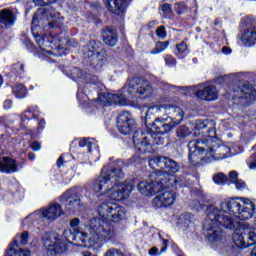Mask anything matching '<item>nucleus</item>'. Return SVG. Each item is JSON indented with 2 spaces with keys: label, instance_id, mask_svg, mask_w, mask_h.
<instances>
[{
  "label": "nucleus",
  "instance_id": "50",
  "mask_svg": "<svg viewBox=\"0 0 256 256\" xmlns=\"http://www.w3.org/2000/svg\"><path fill=\"white\" fill-rule=\"evenodd\" d=\"M30 147L32 151H41V143H39L38 141L31 142Z\"/></svg>",
  "mask_w": 256,
  "mask_h": 256
},
{
  "label": "nucleus",
  "instance_id": "64",
  "mask_svg": "<svg viewBox=\"0 0 256 256\" xmlns=\"http://www.w3.org/2000/svg\"><path fill=\"white\" fill-rule=\"evenodd\" d=\"M3 85V76L0 75V87Z\"/></svg>",
  "mask_w": 256,
  "mask_h": 256
},
{
  "label": "nucleus",
  "instance_id": "6",
  "mask_svg": "<svg viewBox=\"0 0 256 256\" xmlns=\"http://www.w3.org/2000/svg\"><path fill=\"white\" fill-rule=\"evenodd\" d=\"M63 215V209L58 203L50 204L49 206L37 210L29 214L22 222L24 227L31 229V227H37L41 225L43 221H55Z\"/></svg>",
  "mask_w": 256,
  "mask_h": 256
},
{
  "label": "nucleus",
  "instance_id": "61",
  "mask_svg": "<svg viewBox=\"0 0 256 256\" xmlns=\"http://www.w3.org/2000/svg\"><path fill=\"white\" fill-rule=\"evenodd\" d=\"M251 256H256V244L254 248L252 249Z\"/></svg>",
  "mask_w": 256,
  "mask_h": 256
},
{
  "label": "nucleus",
  "instance_id": "39",
  "mask_svg": "<svg viewBox=\"0 0 256 256\" xmlns=\"http://www.w3.org/2000/svg\"><path fill=\"white\" fill-rule=\"evenodd\" d=\"M213 181L216 185H225L227 183V176L223 173H217L213 176Z\"/></svg>",
  "mask_w": 256,
  "mask_h": 256
},
{
  "label": "nucleus",
  "instance_id": "3",
  "mask_svg": "<svg viewBox=\"0 0 256 256\" xmlns=\"http://www.w3.org/2000/svg\"><path fill=\"white\" fill-rule=\"evenodd\" d=\"M124 177L121 169L107 170V167H103L100 176L94 182L93 190L95 193L107 195L113 201L128 199L134 186L129 182H123Z\"/></svg>",
  "mask_w": 256,
  "mask_h": 256
},
{
  "label": "nucleus",
  "instance_id": "45",
  "mask_svg": "<svg viewBox=\"0 0 256 256\" xmlns=\"http://www.w3.org/2000/svg\"><path fill=\"white\" fill-rule=\"evenodd\" d=\"M27 119H33V110L31 108L26 110L21 116V121H27Z\"/></svg>",
  "mask_w": 256,
  "mask_h": 256
},
{
  "label": "nucleus",
  "instance_id": "35",
  "mask_svg": "<svg viewBox=\"0 0 256 256\" xmlns=\"http://www.w3.org/2000/svg\"><path fill=\"white\" fill-rule=\"evenodd\" d=\"M12 93L17 99H23L27 95V89L23 84H17L12 88Z\"/></svg>",
  "mask_w": 256,
  "mask_h": 256
},
{
  "label": "nucleus",
  "instance_id": "21",
  "mask_svg": "<svg viewBox=\"0 0 256 256\" xmlns=\"http://www.w3.org/2000/svg\"><path fill=\"white\" fill-rule=\"evenodd\" d=\"M17 21V16L9 10L3 9L0 11V29H8V27H13Z\"/></svg>",
  "mask_w": 256,
  "mask_h": 256
},
{
  "label": "nucleus",
  "instance_id": "41",
  "mask_svg": "<svg viewBox=\"0 0 256 256\" xmlns=\"http://www.w3.org/2000/svg\"><path fill=\"white\" fill-rule=\"evenodd\" d=\"M156 35L159 39H165L167 37V31L165 30V26H160L156 29Z\"/></svg>",
  "mask_w": 256,
  "mask_h": 256
},
{
  "label": "nucleus",
  "instance_id": "14",
  "mask_svg": "<svg viewBox=\"0 0 256 256\" xmlns=\"http://www.w3.org/2000/svg\"><path fill=\"white\" fill-rule=\"evenodd\" d=\"M61 203L65 204L66 210L70 213H79L83 209L81 196L75 190H68L60 197Z\"/></svg>",
  "mask_w": 256,
  "mask_h": 256
},
{
  "label": "nucleus",
  "instance_id": "43",
  "mask_svg": "<svg viewBox=\"0 0 256 256\" xmlns=\"http://www.w3.org/2000/svg\"><path fill=\"white\" fill-rule=\"evenodd\" d=\"M182 3H185L182 9H193V7L197 5V2L195 0H182Z\"/></svg>",
  "mask_w": 256,
  "mask_h": 256
},
{
  "label": "nucleus",
  "instance_id": "13",
  "mask_svg": "<svg viewBox=\"0 0 256 256\" xmlns=\"http://www.w3.org/2000/svg\"><path fill=\"white\" fill-rule=\"evenodd\" d=\"M34 39L41 51L47 55H53V49H61V38L53 35L52 32L49 36L36 34Z\"/></svg>",
  "mask_w": 256,
  "mask_h": 256
},
{
  "label": "nucleus",
  "instance_id": "20",
  "mask_svg": "<svg viewBox=\"0 0 256 256\" xmlns=\"http://www.w3.org/2000/svg\"><path fill=\"white\" fill-rule=\"evenodd\" d=\"M128 4L129 0H107V9L110 11V13L121 16L125 15Z\"/></svg>",
  "mask_w": 256,
  "mask_h": 256
},
{
  "label": "nucleus",
  "instance_id": "5",
  "mask_svg": "<svg viewBox=\"0 0 256 256\" xmlns=\"http://www.w3.org/2000/svg\"><path fill=\"white\" fill-rule=\"evenodd\" d=\"M220 207L222 211L216 208L220 215H223L225 219L228 217L229 219H232V221H235V219L226 216L225 213H228V215H233L242 221H247L251 219L253 215H255V203L249 199L232 198L222 202Z\"/></svg>",
  "mask_w": 256,
  "mask_h": 256
},
{
  "label": "nucleus",
  "instance_id": "27",
  "mask_svg": "<svg viewBox=\"0 0 256 256\" xmlns=\"http://www.w3.org/2000/svg\"><path fill=\"white\" fill-rule=\"evenodd\" d=\"M48 27L50 29H59L63 25V17L55 10H52L48 13Z\"/></svg>",
  "mask_w": 256,
  "mask_h": 256
},
{
  "label": "nucleus",
  "instance_id": "28",
  "mask_svg": "<svg viewBox=\"0 0 256 256\" xmlns=\"http://www.w3.org/2000/svg\"><path fill=\"white\" fill-rule=\"evenodd\" d=\"M4 256H31L29 250L19 249V243L14 240L13 244L10 245L9 250L5 252Z\"/></svg>",
  "mask_w": 256,
  "mask_h": 256
},
{
  "label": "nucleus",
  "instance_id": "24",
  "mask_svg": "<svg viewBox=\"0 0 256 256\" xmlns=\"http://www.w3.org/2000/svg\"><path fill=\"white\" fill-rule=\"evenodd\" d=\"M103 41L108 47H115L119 38L117 36V30L112 28H106L102 32Z\"/></svg>",
  "mask_w": 256,
  "mask_h": 256
},
{
  "label": "nucleus",
  "instance_id": "42",
  "mask_svg": "<svg viewBox=\"0 0 256 256\" xmlns=\"http://www.w3.org/2000/svg\"><path fill=\"white\" fill-rule=\"evenodd\" d=\"M165 63L166 65H168L169 67H175V65H177V60L175 59V57L171 56V55H167L165 57Z\"/></svg>",
  "mask_w": 256,
  "mask_h": 256
},
{
  "label": "nucleus",
  "instance_id": "55",
  "mask_svg": "<svg viewBox=\"0 0 256 256\" xmlns=\"http://www.w3.org/2000/svg\"><path fill=\"white\" fill-rule=\"evenodd\" d=\"M158 253H159V248H157V247H153V248H151L150 251H149V255H151V256H155V255H157Z\"/></svg>",
  "mask_w": 256,
  "mask_h": 256
},
{
  "label": "nucleus",
  "instance_id": "8",
  "mask_svg": "<svg viewBox=\"0 0 256 256\" xmlns=\"http://www.w3.org/2000/svg\"><path fill=\"white\" fill-rule=\"evenodd\" d=\"M164 179L165 170L152 172L149 180L139 182L138 191H140L142 195L147 196L160 193L165 187H169L167 180Z\"/></svg>",
  "mask_w": 256,
  "mask_h": 256
},
{
  "label": "nucleus",
  "instance_id": "51",
  "mask_svg": "<svg viewBox=\"0 0 256 256\" xmlns=\"http://www.w3.org/2000/svg\"><path fill=\"white\" fill-rule=\"evenodd\" d=\"M235 185H236V189L238 191H241V189H245V182H243V180H238L235 182Z\"/></svg>",
  "mask_w": 256,
  "mask_h": 256
},
{
  "label": "nucleus",
  "instance_id": "36",
  "mask_svg": "<svg viewBox=\"0 0 256 256\" xmlns=\"http://www.w3.org/2000/svg\"><path fill=\"white\" fill-rule=\"evenodd\" d=\"M169 47V41L165 42H156L155 49L150 51L151 55H159V53H163V51L167 50Z\"/></svg>",
  "mask_w": 256,
  "mask_h": 256
},
{
  "label": "nucleus",
  "instance_id": "49",
  "mask_svg": "<svg viewBox=\"0 0 256 256\" xmlns=\"http://www.w3.org/2000/svg\"><path fill=\"white\" fill-rule=\"evenodd\" d=\"M229 180L231 181V183H237V181H239V174L237 173V171H231L229 173Z\"/></svg>",
  "mask_w": 256,
  "mask_h": 256
},
{
  "label": "nucleus",
  "instance_id": "1",
  "mask_svg": "<svg viewBox=\"0 0 256 256\" xmlns=\"http://www.w3.org/2000/svg\"><path fill=\"white\" fill-rule=\"evenodd\" d=\"M79 218L70 221V229L63 232V236L55 233H47L43 238V245L50 255H61L67 251V243L81 241L84 247L95 243L111 241L115 237V228L107 220L95 217L88 225L79 227Z\"/></svg>",
  "mask_w": 256,
  "mask_h": 256
},
{
  "label": "nucleus",
  "instance_id": "48",
  "mask_svg": "<svg viewBox=\"0 0 256 256\" xmlns=\"http://www.w3.org/2000/svg\"><path fill=\"white\" fill-rule=\"evenodd\" d=\"M183 5H186L185 3H183V0H180V2H177L175 4V9L177 13L181 14L183 13V11H187V9H189V8H183Z\"/></svg>",
  "mask_w": 256,
  "mask_h": 256
},
{
  "label": "nucleus",
  "instance_id": "22",
  "mask_svg": "<svg viewBox=\"0 0 256 256\" xmlns=\"http://www.w3.org/2000/svg\"><path fill=\"white\" fill-rule=\"evenodd\" d=\"M18 171L17 161L13 158L0 156V173H17Z\"/></svg>",
  "mask_w": 256,
  "mask_h": 256
},
{
  "label": "nucleus",
  "instance_id": "19",
  "mask_svg": "<svg viewBox=\"0 0 256 256\" xmlns=\"http://www.w3.org/2000/svg\"><path fill=\"white\" fill-rule=\"evenodd\" d=\"M195 96L198 97V99H202V101H215L219 97V92L215 86L208 85L196 90Z\"/></svg>",
  "mask_w": 256,
  "mask_h": 256
},
{
  "label": "nucleus",
  "instance_id": "46",
  "mask_svg": "<svg viewBox=\"0 0 256 256\" xmlns=\"http://www.w3.org/2000/svg\"><path fill=\"white\" fill-rule=\"evenodd\" d=\"M162 12L164 13L165 17H171V5L170 4H164L162 5Z\"/></svg>",
  "mask_w": 256,
  "mask_h": 256
},
{
  "label": "nucleus",
  "instance_id": "9",
  "mask_svg": "<svg viewBox=\"0 0 256 256\" xmlns=\"http://www.w3.org/2000/svg\"><path fill=\"white\" fill-rule=\"evenodd\" d=\"M97 213L103 219H109L112 223H119L127 219L125 207L115 202L102 203L97 208Z\"/></svg>",
  "mask_w": 256,
  "mask_h": 256
},
{
  "label": "nucleus",
  "instance_id": "18",
  "mask_svg": "<svg viewBox=\"0 0 256 256\" xmlns=\"http://www.w3.org/2000/svg\"><path fill=\"white\" fill-rule=\"evenodd\" d=\"M98 99L103 107H107V105H125L127 103L123 94L102 93L99 94Z\"/></svg>",
  "mask_w": 256,
  "mask_h": 256
},
{
  "label": "nucleus",
  "instance_id": "40",
  "mask_svg": "<svg viewBox=\"0 0 256 256\" xmlns=\"http://www.w3.org/2000/svg\"><path fill=\"white\" fill-rule=\"evenodd\" d=\"M247 165H248L249 169H256V153L252 154L248 158Z\"/></svg>",
  "mask_w": 256,
  "mask_h": 256
},
{
  "label": "nucleus",
  "instance_id": "7",
  "mask_svg": "<svg viewBox=\"0 0 256 256\" xmlns=\"http://www.w3.org/2000/svg\"><path fill=\"white\" fill-rule=\"evenodd\" d=\"M164 115L167 117H158L154 121V129L158 133H169L172 129H175L179 123L183 121L185 113L179 106L166 105L164 108Z\"/></svg>",
  "mask_w": 256,
  "mask_h": 256
},
{
  "label": "nucleus",
  "instance_id": "62",
  "mask_svg": "<svg viewBox=\"0 0 256 256\" xmlns=\"http://www.w3.org/2000/svg\"><path fill=\"white\" fill-rule=\"evenodd\" d=\"M46 3L51 5L53 3H57V0H46Z\"/></svg>",
  "mask_w": 256,
  "mask_h": 256
},
{
  "label": "nucleus",
  "instance_id": "10",
  "mask_svg": "<svg viewBox=\"0 0 256 256\" xmlns=\"http://www.w3.org/2000/svg\"><path fill=\"white\" fill-rule=\"evenodd\" d=\"M194 137H199L197 140L192 141H205L211 143L212 139H217V130L215 129V121L213 120H198L193 128Z\"/></svg>",
  "mask_w": 256,
  "mask_h": 256
},
{
  "label": "nucleus",
  "instance_id": "32",
  "mask_svg": "<svg viewBox=\"0 0 256 256\" xmlns=\"http://www.w3.org/2000/svg\"><path fill=\"white\" fill-rule=\"evenodd\" d=\"M79 146L87 147L89 153H93V151L99 153V146H97V144H95V140L91 138H83L79 141Z\"/></svg>",
  "mask_w": 256,
  "mask_h": 256
},
{
  "label": "nucleus",
  "instance_id": "12",
  "mask_svg": "<svg viewBox=\"0 0 256 256\" xmlns=\"http://www.w3.org/2000/svg\"><path fill=\"white\" fill-rule=\"evenodd\" d=\"M105 50L101 49V44L95 42V40L90 41L84 48V57L91 59V65L96 69H99L103 65V61L106 59Z\"/></svg>",
  "mask_w": 256,
  "mask_h": 256
},
{
  "label": "nucleus",
  "instance_id": "26",
  "mask_svg": "<svg viewBox=\"0 0 256 256\" xmlns=\"http://www.w3.org/2000/svg\"><path fill=\"white\" fill-rule=\"evenodd\" d=\"M164 181H167L166 185L168 187L171 185V187H186L187 183L185 182V178L183 176H173L169 175L167 171H164ZM165 177H168V179H165Z\"/></svg>",
  "mask_w": 256,
  "mask_h": 256
},
{
  "label": "nucleus",
  "instance_id": "52",
  "mask_svg": "<svg viewBox=\"0 0 256 256\" xmlns=\"http://www.w3.org/2000/svg\"><path fill=\"white\" fill-rule=\"evenodd\" d=\"M65 165V158L63 156H60L57 160V167L58 169H61Z\"/></svg>",
  "mask_w": 256,
  "mask_h": 256
},
{
  "label": "nucleus",
  "instance_id": "57",
  "mask_svg": "<svg viewBox=\"0 0 256 256\" xmlns=\"http://www.w3.org/2000/svg\"><path fill=\"white\" fill-rule=\"evenodd\" d=\"M85 95V92H83V89L81 88V86H78V93H77V97H83Z\"/></svg>",
  "mask_w": 256,
  "mask_h": 256
},
{
  "label": "nucleus",
  "instance_id": "34",
  "mask_svg": "<svg viewBox=\"0 0 256 256\" xmlns=\"http://www.w3.org/2000/svg\"><path fill=\"white\" fill-rule=\"evenodd\" d=\"M164 156H155L153 158L149 159V167L154 170V173H158V169H163L164 161H163Z\"/></svg>",
  "mask_w": 256,
  "mask_h": 256
},
{
  "label": "nucleus",
  "instance_id": "37",
  "mask_svg": "<svg viewBox=\"0 0 256 256\" xmlns=\"http://www.w3.org/2000/svg\"><path fill=\"white\" fill-rule=\"evenodd\" d=\"M189 135H191V130H189L187 126H180L176 130V136L178 137V139H180V141L183 139H187Z\"/></svg>",
  "mask_w": 256,
  "mask_h": 256
},
{
  "label": "nucleus",
  "instance_id": "47",
  "mask_svg": "<svg viewBox=\"0 0 256 256\" xmlns=\"http://www.w3.org/2000/svg\"><path fill=\"white\" fill-rule=\"evenodd\" d=\"M20 243L21 245H27L29 243V233L24 231L20 236Z\"/></svg>",
  "mask_w": 256,
  "mask_h": 256
},
{
  "label": "nucleus",
  "instance_id": "59",
  "mask_svg": "<svg viewBox=\"0 0 256 256\" xmlns=\"http://www.w3.org/2000/svg\"><path fill=\"white\" fill-rule=\"evenodd\" d=\"M38 125H39V127H41V129H43L45 127V121L43 119L40 120Z\"/></svg>",
  "mask_w": 256,
  "mask_h": 256
},
{
  "label": "nucleus",
  "instance_id": "11",
  "mask_svg": "<svg viewBox=\"0 0 256 256\" xmlns=\"http://www.w3.org/2000/svg\"><path fill=\"white\" fill-rule=\"evenodd\" d=\"M125 89L129 95H139L145 99L151 97L155 90L151 85V82L143 78H133L126 83Z\"/></svg>",
  "mask_w": 256,
  "mask_h": 256
},
{
  "label": "nucleus",
  "instance_id": "60",
  "mask_svg": "<svg viewBox=\"0 0 256 256\" xmlns=\"http://www.w3.org/2000/svg\"><path fill=\"white\" fill-rule=\"evenodd\" d=\"M35 5H43V0H33Z\"/></svg>",
  "mask_w": 256,
  "mask_h": 256
},
{
  "label": "nucleus",
  "instance_id": "33",
  "mask_svg": "<svg viewBox=\"0 0 256 256\" xmlns=\"http://www.w3.org/2000/svg\"><path fill=\"white\" fill-rule=\"evenodd\" d=\"M165 109H167L166 104L150 106L146 112V121L151 119V115H161V113H165Z\"/></svg>",
  "mask_w": 256,
  "mask_h": 256
},
{
  "label": "nucleus",
  "instance_id": "44",
  "mask_svg": "<svg viewBox=\"0 0 256 256\" xmlns=\"http://www.w3.org/2000/svg\"><path fill=\"white\" fill-rule=\"evenodd\" d=\"M105 256H125V255H123V252H121L120 250L112 248L106 252Z\"/></svg>",
  "mask_w": 256,
  "mask_h": 256
},
{
  "label": "nucleus",
  "instance_id": "16",
  "mask_svg": "<svg viewBox=\"0 0 256 256\" xmlns=\"http://www.w3.org/2000/svg\"><path fill=\"white\" fill-rule=\"evenodd\" d=\"M149 137V132H147V135L143 133L141 130H137L134 133L133 136V143L137 151L139 153H149L151 149L153 148V143L151 142V138Z\"/></svg>",
  "mask_w": 256,
  "mask_h": 256
},
{
  "label": "nucleus",
  "instance_id": "31",
  "mask_svg": "<svg viewBox=\"0 0 256 256\" xmlns=\"http://www.w3.org/2000/svg\"><path fill=\"white\" fill-rule=\"evenodd\" d=\"M162 161H164L163 169H166L168 173H179L181 165H179V163H177L175 160L168 157H163Z\"/></svg>",
  "mask_w": 256,
  "mask_h": 256
},
{
  "label": "nucleus",
  "instance_id": "17",
  "mask_svg": "<svg viewBox=\"0 0 256 256\" xmlns=\"http://www.w3.org/2000/svg\"><path fill=\"white\" fill-rule=\"evenodd\" d=\"M177 199V195L172 190H160L159 195H157L153 201L152 205L161 209V207H171V205L175 204Z\"/></svg>",
  "mask_w": 256,
  "mask_h": 256
},
{
  "label": "nucleus",
  "instance_id": "29",
  "mask_svg": "<svg viewBox=\"0 0 256 256\" xmlns=\"http://www.w3.org/2000/svg\"><path fill=\"white\" fill-rule=\"evenodd\" d=\"M244 45H255L256 43V27L246 29L241 36Z\"/></svg>",
  "mask_w": 256,
  "mask_h": 256
},
{
  "label": "nucleus",
  "instance_id": "38",
  "mask_svg": "<svg viewBox=\"0 0 256 256\" xmlns=\"http://www.w3.org/2000/svg\"><path fill=\"white\" fill-rule=\"evenodd\" d=\"M176 51V55H179L181 58L187 57V55H189V48L185 42H181L180 44L176 45Z\"/></svg>",
  "mask_w": 256,
  "mask_h": 256
},
{
  "label": "nucleus",
  "instance_id": "56",
  "mask_svg": "<svg viewBox=\"0 0 256 256\" xmlns=\"http://www.w3.org/2000/svg\"><path fill=\"white\" fill-rule=\"evenodd\" d=\"M222 53H223L224 55H231V48H229V47H227V46H224V47L222 48Z\"/></svg>",
  "mask_w": 256,
  "mask_h": 256
},
{
  "label": "nucleus",
  "instance_id": "4",
  "mask_svg": "<svg viewBox=\"0 0 256 256\" xmlns=\"http://www.w3.org/2000/svg\"><path fill=\"white\" fill-rule=\"evenodd\" d=\"M189 149V161L192 165H197L199 161L204 159H226V157L231 153V148L223 144L217 143V138L212 139L211 142L207 140L202 141H190L188 144Z\"/></svg>",
  "mask_w": 256,
  "mask_h": 256
},
{
  "label": "nucleus",
  "instance_id": "58",
  "mask_svg": "<svg viewBox=\"0 0 256 256\" xmlns=\"http://www.w3.org/2000/svg\"><path fill=\"white\" fill-rule=\"evenodd\" d=\"M28 159H30V161H35V154L33 152H30L28 154Z\"/></svg>",
  "mask_w": 256,
  "mask_h": 256
},
{
  "label": "nucleus",
  "instance_id": "63",
  "mask_svg": "<svg viewBox=\"0 0 256 256\" xmlns=\"http://www.w3.org/2000/svg\"><path fill=\"white\" fill-rule=\"evenodd\" d=\"M83 256H91V252L85 251V252H83Z\"/></svg>",
  "mask_w": 256,
  "mask_h": 256
},
{
  "label": "nucleus",
  "instance_id": "25",
  "mask_svg": "<svg viewBox=\"0 0 256 256\" xmlns=\"http://www.w3.org/2000/svg\"><path fill=\"white\" fill-rule=\"evenodd\" d=\"M241 93L244 95L242 96L245 99L246 103L250 105L256 99V90L254 89L253 85L246 83L242 86Z\"/></svg>",
  "mask_w": 256,
  "mask_h": 256
},
{
  "label": "nucleus",
  "instance_id": "30",
  "mask_svg": "<svg viewBox=\"0 0 256 256\" xmlns=\"http://www.w3.org/2000/svg\"><path fill=\"white\" fill-rule=\"evenodd\" d=\"M166 133H160L155 129V122L152 124V129L148 132V139H151L152 145H163L165 138L161 135H165Z\"/></svg>",
  "mask_w": 256,
  "mask_h": 256
},
{
  "label": "nucleus",
  "instance_id": "15",
  "mask_svg": "<svg viewBox=\"0 0 256 256\" xmlns=\"http://www.w3.org/2000/svg\"><path fill=\"white\" fill-rule=\"evenodd\" d=\"M136 125L135 119L129 112H122L117 117V129L122 135H130Z\"/></svg>",
  "mask_w": 256,
  "mask_h": 256
},
{
  "label": "nucleus",
  "instance_id": "53",
  "mask_svg": "<svg viewBox=\"0 0 256 256\" xmlns=\"http://www.w3.org/2000/svg\"><path fill=\"white\" fill-rule=\"evenodd\" d=\"M168 245H169V240H163L162 249H161L160 253H166Z\"/></svg>",
  "mask_w": 256,
  "mask_h": 256
},
{
  "label": "nucleus",
  "instance_id": "23",
  "mask_svg": "<svg viewBox=\"0 0 256 256\" xmlns=\"http://www.w3.org/2000/svg\"><path fill=\"white\" fill-rule=\"evenodd\" d=\"M71 79H73V81H84V83H92L93 85H95L96 81H97V77L86 73L83 71H81V69L79 68H73L71 70V74H70Z\"/></svg>",
  "mask_w": 256,
  "mask_h": 256
},
{
  "label": "nucleus",
  "instance_id": "2",
  "mask_svg": "<svg viewBox=\"0 0 256 256\" xmlns=\"http://www.w3.org/2000/svg\"><path fill=\"white\" fill-rule=\"evenodd\" d=\"M206 219L203 223L204 237L214 245L225 243L227 236L221 227L234 231L232 235L233 243L236 247H249L256 244L255 228L247 223H239L229 217L223 216L215 206H209L206 210Z\"/></svg>",
  "mask_w": 256,
  "mask_h": 256
},
{
  "label": "nucleus",
  "instance_id": "54",
  "mask_svg": "<svg viewBox=\"0 0 256 256\" xmlns=\"http://www.w3.org/2000/svg\"><path fill=\"white\" fill-rule=\"evenodd\" d=\"M11 107H13V101H11V100H6V101L4 102V109L9 110V109H11Z\"/></svg>",
  "mask_w": 256,
  "mask_h": 256
}]
</instances>
